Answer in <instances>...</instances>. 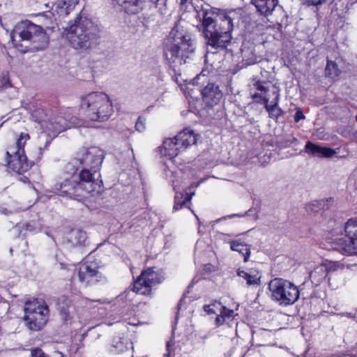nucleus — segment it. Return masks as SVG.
Returning a JSON list of instances; mask_svg holds the SVG:
<instances>
[{
	"label": "nucleus",
	"mask_w": 357,
	"mask_h": 357,
	"mask_svg": "<svg viewBox=\"0 0 357 357\" xmlns=\"http://www.w3.org/2000/svg\"><path fill=\"white\" fill-rule=\"evenodd\" d=\"M77 170L78 167H74L73 163L66 164L65 166L66 176L62 181L54 185L55 192L61 196L82 200L88 194L100 188L99 183L87 169H82L79 176H77L75 174Z\"/></svg>",
	"instance_id": "f03ea898"
},
{
	"label": "nucleus",
	"mask_w": 357,
	"mask_h": 357,
	"mask_svg": "<svg viewBox=\"0 0 357 357\" xmlns=\"http://www.w3.org/2000/svg\"><path fill=\"white\" fill-rule=\"evenodd\" d=\"M78 2L79 0H59L58 5L63 8L66 13H68L77 5Z\"/></svg>",
	"instance_id": "7c9ffc66"
},
{
	"label": "nucleus",
	"mask_w": 357,
	"mask_h": 357,
	"mask_svg": "<svg viewBox=\"0 0 357 357\" xmlns=\"http://www.w3.org/2000/svg\"><path fill=\"white\" fill-rule=\"evenodd\" d=\"M50 143V141H46L45 142V147L49 145V144Z\"/></svg>",
	"instance_id": "8fccbe9b"
},
{
	"label": "nucleus",
	"mask_w": 357,
	"mask_h": 357,
	"mask_svg": "<svg viewBox=\"0 0 357 357\" xmlns=\"http://www.w3.org/2000/svg\"><path fill=\"white\" fill-rule=\"evenodd\" d=\"M86 238V232L79 229H72L66 236L67 242L73 247L84 245Z\"/></svg>",
	"instance_id": "393cba45"
},
{
	"label": "nucleus",
	"mask_w": 357,
	"mask_h": 357,
	"mask_svg": "<svg viewBox=\"0 0 357 357\" xmlns=\"http://www.w3.org/2000/svg\"><path fill=\"white\" fill-rule=\"evenodd\" d=\"M2 125H3V123L0 124V128L2 126Z\"/></svg>",
	"instance_id": "603ef678"
},
{
	"label": "nucleus",
	"mask_w": 357,
	"mask_h": 357,
	"mask_svg": "<svg viewBox=\"0 0 357 357\" xmlns=\"http://www.w3.org/2000/svg\"><path fill=\"white\" fill-rule=\"evenodd\" d=\"M45 137H46V135H44L43 133H41V135L39 136V139H43Z\"/></svg>",
	"instance_id": "09e8293b"
},
{
	"label": "nucleus",
	"mask_w": 357,
	"mask_h": 357,
	"mask_svg": "<svg viewBox=\"0 0 357 357\" xmlns=\"http://www.w3.org/2000/svg\"><path fill=\"white\" fill-rule=\"evenodd\" d=\"M356 121H357V114H356Z\"/></svg>",
	"instance_id": "864d4df0"
},
{
	"label": "nucleus",
	"mask_w": 357,
	"mask_h": 357,
	"mask_svg": "<svg viewBox=\"0 0 357 357\" xmlns=\"http://www.w3.org/2000/svg\"><path fill=\"white\" fill-rule=\"evenodd\" d=\"M6 155L9 160L8 161V167L13 172L22 174L27 172L31 167L33 162H38L43 155V149L39 146L36 150L33 155V161L29 162L24 151L22 150L20 153L15 152L14 148H8Z\"/></svg>",
	"instance_id": "f8f14e48"
},
{
	"label": "nucleus",
	"mask_w": 357,
	"mask_h": 357,
	"mask_svg": "<svg viewBox=\"0 0 357 357\" xmlns=\"http://www.w3.org/2000/svg\"><path fill=\"white\" fill-rule=\"evenodd\" d=\"M323 204L324 201H314L306 205V211L309 213H317Z\"/></svg>",
	"instance_id": "473e14b6"
},
{
	"label": "nucleus",
	"mask_w": 357,
	"mask_h": 357,
	"mask_svg": "<svg viewBox=\"0 0 357 357\" xmlns=\"http://www.w3.org/2000/svg\"><path fill=\"white\" fill-rule=\"evenodd\" d=\"M57 309L60 312L65 321L68 320L71 317L73 312V306L71 301L66 296H61L58 298L56 302Z\"/></svg>",
	"instance_id": "b1692460"
},
{
	"label": "nucleus",
	"mask_w": 357,
	"mask_h": 357,
	"mask_svg": "<svg viewBox=\"0 0 357 357\" xmlns=\"http://www.w3.org/2000/svg\"><path fill=\"white\" fill-rule=\"evenodd\" d=\"M205 75L204 74V73L202 72L200 75H197L196 77V78L194 79L193 81V84H195V83L197 84H199V81L201 80L202 78H205Z\"/></svg>",
	"instance_id": "49530a36"
},
{
	"label": "nucleus",
	"mask_w": 357,
	"mask_h": 357,
	"mask_svg": "<svg viewBox=\"0 0 357 357\" xmlns=\"http://www.w3.org/2000/svg\"><path fill=\"white\" fill-rule=\"evenodd\" d=\"M166 176L170 177V181L172 183L174 190L175 191L174 205L173 207V211H178L181 209L187 202L190 201L192 196L195 193L192 192L190 195H188V192L183 193L178 191L181 187V182L179 179V176L177 172L174 173L172 171L167 170L166 171Z\"/></svg>",
	"instance_id": "2eb2a0df"
},
{
	"label": "nucleus",
	"mask_w": 357,
	"mask_h": 357,
	"mask_svg": "<svg viewBox=\"0 0 357 357\" xmlns=\"http://www.w3.org/2000/svg\"><path fill=\"white\" fill-rule=\"evenodd\" d=\"M305 149L310 154L319 158H332L337 153L331 148L321 146L311 142L306 143Z\"/></svg>",
	"instance_id": "a211bd4d"
},
{
	"label": "nucleus",
	"mask_w": 357,
	"mask_h": 357,
	"mask_svg": "<svg viewBox=\"0 0 357 357\" xmlns=\"http://www.w3.org/2000/svg\"><path fill=\"white\" fill-rule=\"evenodd\" d=\"M176 137L183 151L195 144L197 140L194 131L188 128L183 129Z\"/></svg>",
	"instance_id": "6ab92c4d"
},
{
	"label": "nucleus",
	"mask_w": 357,
	"mask_h": 357,
	"mask_svg": "<svg viewBox=\"0 0 357 357\" xmlns=\"http://www.w3.org/2000/svg\"><path fill=\"white\" fill-rule=\"evenodd\" d=\"M30 139V136L26 132H21L19 137L17 138L15 144L10 146L8 148H14L15 152L20 153V151L22 150L24 151V146L26 142Z\"/></svg>",
	"instance_id": "c756f323"
},
{
	"label": "nucleus",
	"mask_w": 357,
	"mask_h": 357,
	"mask_svg": "<svg viewBox=\"0 0 357 357\" xmlns=\"http://www.w3.org/2000/svg\"><path fill=\"white\" fill-rule=\"evenodd\" d=\"M162 147L165 151L164 154L170 158H175L179 153L183 151L176 137L165 139L163 142Z\"/></svg>",
	"instance_id": "412c9836"
},
{
	"label": "nucleus",
	"mask_w": 357,
	"mask_h": 357,
	"mask_svg": "<svg viewBox=\"0 0 357 357\" xmlns=\"http://www.w3.org/2000/svg\"><path fill=\"white\" fill-rule=\"evenodd\" d=\"M346 236L336 239L335 249L347 255H357V220H349L344 226Z\"/></svg>",
	"instance_id": "ddd939ff"
},
{
	"label": "nucleus",
	"mask_w": 357,
	"mask_h": 357,
	"mask_svg": "<svg viewBox=\"0 0 357 357\" xmlns=\"http://www.w3.org/2000/svg\"><path fill=\"white\" fill-rule=\"evenodd\" d=\"M271 298L280 306H289L299 298L300 291L293 282L283 278H274L268 284Z\"/></svg>",
	"instance_id": "1a4fd4ad"
},
{
	"label": "nucleus",
	"mask_w": 357,
	"mask_h": 357,
	"mask_svg": "<svg viewBox=\"0 0 357 357\" xmlns=\"http://www.w3.org/2000/svg\"><path fill=\"white\" fill-rule=\"evenodd\" d=\"M49 308L43 300L28 301L24 305V320L31 330L39 331L47 324Z\"/></svg>",
	"instance_id": "9b49d317"
},
{
	"label": "nucleus",
	"mask_w": 357,
	"mask_h": 357,
	"mask_svg": "<svg viewBox=\"0 0 357 357\" xmlns=\"http://www.w3.org/2000/svg\"><path fill=\"white\" fill-rule=\"evenodd\" d=\"M104 159V153L100 149L93 146L87 149H83L77 154V157L69 163H73L74 167L79 166L82 169H87L94 176V178L100 183L99 178L100 174L98 173Z\"/></svg>",
	"instance_id": "9d476101"
},
{
	"label": "nucleus",
	"mask_w": 357,
	"mask_h": 357,
	"mask_svg": "<svg viewBox=\"0 0 357 357\" xmlns=\"http://www.w3.org/2000/svg\"><path fill=\"white\" fill-rule=\"evenodd\" d=\"M217 314L218 316L215 319V324L218 326H219L223 324V323L225 321V319L221 314H220V313Z\"/></svg>",
	"instance_id": "a18cd8bd"
},
{
	"label": "nucleus",
	"mask_w": 357,
	"mask_h": 357,
	"mask_svg": "<svg viewBox=\"0 0 357 357\" xmlns=\"http://www.w3.org/2000/svg\"><path fill=\"white\" fill-rule=\"evenodd\" d=\"M220 305L219 302H214L211 304L204 305V311L207 314H218L220 311Z\"/></svg>",
	"instance_id": "72a5a7b5"
},
{
	"label": "nucleus",
	"mask_w": 357,
	"mask_h": 357,
	"mask_svg": "<svg viewBox=\"0 0 357 357\" xmlns=\"http://www.w3.org/2000/svg\"><path fill=\"white\" fill-rule=\"evenodd\" d=\"M25 229L29 231H38L40 230L39 224L36 222H29L26 224Z\"/></svg>",
	"instance_id": "4c0bfd02"
},
{
	"label": "nucleus",
	"mask_w": 357,
	"mask_h": 357,
	"mask_svg": "<svg viewBox=\"0 0 357 357\" xmlns=\"http://www.w3.org/2000/svg\"><path fill=\"white\" fill-rule=\"evenodd\" d=\"M155 3V7L162 15H165L169 12L168 0H151Z\"/></svg>",
	"instance_id": "2f4dec72"
},
{
	"label": "nucleus",
	"mask_w": 357,
	"mask_h": 357,
	"mask_svg": "<svg viewBox=\"0 0 357 357\" xmlns=\"http://www.w3.org/2000/svg\"><path fill=\"white\" fill-rule=\"evenodd\" d=\"M219 309L220 314H221L225 319L232 317L234 315V311L232 310L227 308L225 306L222 305L221 303Z\"/></svg>",
	"instance_id": "c9c22d12"
},
{
	"label": "nucleus",
	"mask_w": 357,
	"mask_h": 357,
	"mask_svg": "<svg viewBox=\"0 0 357 357\" xmlns=\"http://www.w3.org/2000/svg\"><path fill=\"white\" fill-rule=\"evenodd\" d=\"M31 357H47L41 349H37L31 352Z\"/></svg>",
	"instance_id": "a19ab883"
},
{
	"label": "nucleus",
	"mask_w": 357,
	"mask_h": 357,
	"mask_svg": "<svg viewBox=\"0 0 357 357\" xmlns=\"http://www.w3.org/2000/svg\"><path fill=\"white\" fill-rule=\"evenodd\" d=\"M251 212H252V211H251V210H249V211H247L244 215H241V214H232V215H228V216L225 217V219H226L227 218H234V217H236V216H238V217H242V216H244V215H252ZM252 216H253V218H254L255 220H257V215L256 213L253 214V215H252Z\"/></svg>",
	"instance_id": "ea45409f"
},
{
	"label": "nucleus",
	"mask_w": 357,
	"mask_h": 357,
	"mask_svg": "<svg viewBox=\"0 0 357 357\" xmlns=\"http://www.w3.org/2000/svg\"><path fill=\"white\" fill-rule=\"evenodd\" d=\"M135 129L139 132H144L146 129V120L142 117H139L136 123Z\"/></svg>",
	"instance_id": "e433bc0d"
},
{
	"label": "nucleus",
	"mask_w": 357,
	"mask_h": 357,
	"mask_svg": "<svg viewBox=\"0 0 357 357\" xmlns=\"http://www.w3.org/2000/svg\"><path fill=\"white\" fill-rule=\"evenodd\" d=\"M257 10L265 16L272 13L278 4V0H252Z\"/></svg>",
	"instance_id": "5701e85b"
},
{
	"label": "nucleus",
	"mask_w": 357,
	"mask_h": 357,
	"mask_svg": "<svg viewBox=\"0 0 357 357\" xmlns=\"http://www.w3.org/2000/svg\"><path fill=\"white\" fill-rule=\"evenodd\" d=\"M347 267V268L349 269H353L354 268H357V264H340L338 263L337 265V267L338 268H344V267ZM357 270V268H356Z\"/></svg>",
	"instance_id": "37998d69"
},
{
	"label": "nucleus",
	"mask_w": 357,
	"mask_h": 357,
	"mask_svg": "<svg viewBox=\"0 0 357 357\" xmlns=\"http://www.w3.org/2000/svg\"><path fill=\"white\" fill-rule=\"evenodd\" d=\"M203 101L209 107L217 105L222 97V91L219 87L213 83H208L202 89Z\"/></svg>",
	"instance_id": "f3484780"
},
{
	"label": "nucleus",
	"mask_w": 357,
	"mask_h": 357,
	"mask_svg": "<svg viewBox=\"0 0 357 357\" xmlns=\"http://www.w3.org/2000/svg\"><path fill=\"white\" fill-rule=\"evenodd\" d=\"M266 83L265 82H256L255 84H254V88L258 91L259 92H257V93L259 95V96H267L266 95V92L268 91V89L266 86Z\"/></svg>",
	"instance_id": "f704fd0d"
},
{
	"label": "nucleus",
	"mask_w": 357,
	"mask_h": 357,
	"mask_svg": "<svg viewBox=\"0 0 357 357\" xmlns=\"http://www.w3.org/2000/svg\"><path fill=\"white\" fill-rule=\"evenodd\" d=\"M229 243L232 251L238 252L243 257L244 262L248 261L251 255L250 245L243 242L241 239L231 240Z\"/></svg>",
	"instance_id": "aec40b11"
},
{
	"label": "nucleus",
	"mask_w": 357,
	"mask_h": 357,
	"mask_svg": "<svg viewBox=\"0 0 357 357\" xmlns=\"http://www.w3.org/2000/svg\"><path fill=\"white\" fill-rule=\"evenodd\" d=\"M17 211V210L15 209V208L8 209V208H3V207H0V213H2V214H4V215H9V214H11L13 213H15Z\"/></svg>",
	"instance_id": "79ce46f5"
},
{
	"label": "nucleus",
	"mask_w": 357,
	"mask_h": 357,
	"mask_svg": "<svg viewBox=\"0 0 357 357\" xmlns=\"http://www.w3.org/2000/svg\"><path fill=\"white\" fill-rule=\"evenodd\" d=\"M77 271L79 282L85 287L93 285L100 282H105L106 280L93 262L85 261L79 264Z\"/></svg>",
	"instance_id": "4468645a"
},
{
	"label": "nucleus",
	"mask_w": 357,
	"mask_h": 357,
	"mask_svg": "<svg viewBox=\"0 0 357 357\" xmlns=\"http://www.w3.org/2000/svg\"><path fill=\"white\" fill-rule=\"evenodd\" d=\"M26 179H27L26 177L21 178V180L23 181L24 182H25Z\"/></svg>",
	"instance_id": "3c124183"
},
{
	"label": "nucleus",
	"mask_w": 357,
	"mask_h": 357,
	"mask_svg": "<svg viewBox=\"0 0 357 357\" xmlns=\"http://www.w3.org/2000/svg\"><path fill=\"white\" fill-rule=\"evenodd\" d=\"M304 119H305V116L303 114V112L301 110H297L295 114V116H294V121L296 122H298L300 120Z\"/></svg>",
	"instance_id": "c03bdc74"
},
{
	"label": "nucleus",
	"mask_w": 357,
	"mask_h": 357,
	"mask_svg": "<svg viewBox=\"0 0 357 357\" xmlns=\"http://www.w3.org/2000/svg\"><path fill=\"white\" fill-rule=\"evenodd\" d=\"M190 0H181V5L184 6Z\"/></svg>",
	"instance_id": "de8ad7c7"
},
{
	"label": "nucleus",
	"mask_w": 357,
	"mask_h": 357,
	"mask_svg": "<svg viewBox=\"0 0 357 357\" xmlns=\"http://www.w3.org/2000/svg\"><path fill=\"white\" fill-rule=\"evenodd\" d=\"M173 344H174L172 340L168 341L167 342L166 347H167V352L164 354V357H172V350Z\"/></svg>",
	"instance_id": "58836bf2"
},
{
	"label": "nucleus",
	"mask_w": 357,
	"mask_h": 357,
	"mask_svg": "<svg viewBox=\"0 0 357 357\" xmlns=\"http://www.w3.org/2000/svg\"><path fill=\"white\" fill-rule=\"evenodd\" d=\"M325 72L327 77L333 79L339 77L341 73V70L338 68L337 63L329 60L327 61Z\"/></svg>",
	"instance_id": "c85d7f7f"
},
{
	"label": "nucleus",
	"mask_w": 357,
	"mask_h": 357,
	"mask_svg": "<svg viewBox=\"0 0 357 357\" xmlns=\"http://www.w3.org/2000/svg\"><path fill=\"white\" fill-rule=\"evenodd\" d=\"M165 279L162 270L155 268H148L144 270L140 275L135 280L133 289L125 291L119 296V299L131 302L135 293L150 296L156 286Z\"/></svg>",
	"instance_id": "6e6552de"
},
{
	"label": "nucleus",
	"mask_w": 357,
	"mask_h": 357,
	"mask_svg": "<svg viewBox=\"0 0 357 357\" xmlns=\"http://www.w3.org/2000/svg\"><path fill=\"white\" fill-rule=\"evenodd\" d=\"M129 14H136L142 9L144 0H113Z\"/></svg>",
	"instance_id": "a878e982"
},
{
	"label": "nucleus",
	"mask_w": 357,
	"mask_h": 357,
	"mask_svg": "<svg viewBox=\"0 0 357 357\" xmlns=\"http://www.w3.org/2000/svg\"><path fill=\"white\" fill-rule=\"evenodd\" d=\"M196 18L202 22L206 44L215 50L226 48L232 38L231 32L241 19V10H222L206 5L196 10Z\"/></svg>",
	"instance_id": "f257e3e1"
},
{
	"label": "nucleus",
	"mask_w": 357,
	"mask_h": 357,
	"mask_svg": "<svg viewBox=\"0 0 357 357\" xmlns=\"http://www.w3.org/2000/svg\"><path fill=\"white\" fill-rule=\"evenodd\" d=\"M328 275V268L325 264H319L314 267L313 271L310 273L311 282L315 284H320L326 278Z\"/></svg>",
	"instance_id": "bb28decb"
},
{
	"label": "nucleus",
	"mask_w": 357,
	"mask_h": 357,
	"mask_svg": "<svg viewBox=\"0 0 357 357\" xmlns=\"http://www.w3.org/2000/svg\"><path fill=\"white\" fill-rule=\"evenodd\" d=\"M165 55L173 68L188 62L195 55V47L190 35L176 25L171 31L165 47Z\"/></svg>",
	"instance_id": "7ed1b4c3"
},
{
	"label": "nucleus",
	"mask_w": 357,
	"mask_h": 357,
	"mask_svg": "<svg viewBox=\"0 0 357 357\" xmlns=\"http://www.w3.org/2000/svg\"><path fill=\"white\" fill-rule=\"evenodd\" d=\"M66 31L69 43L76 50H86L96 43L97 27L86 17L75 20Z\"/></svg>",
	"instance_id": "423d86ee"
},
{
	"label": "nucleus",
	"mask_w": 357,
	"mask_h": 357,
	"mask_svg": "<svg viewBox=\"0 0 357 357\" xmlns=\"http://www.w3.org/2000/svg\"><path fill=\"white\" fill-rule=\"evenodd\" d=\"M133 349L132 343L130 340L125 337H115L112 344V351L114 353H123L129 348Z\"/></svg>",
	"instance_id": "cd10ccee"
},
{
	"label": "nucleus",
	"mask_w": 357,
	"mask_h": 357,
	"mask_svg": "<svg viewBox=\"0 0 357 357\" xmlns=\"http://www.w3.org/2000/svg\"><path fill=\"white\" fill-rule=\"evenodd\" d=\"M11 40L17 48L31 45L32 49L42 50L45 49L49 43V38L44 29L30 21L19 23L11 34Z\"/></svg>",
	"instance_id": "20e7f679"
},
{
	"label": "nucleus",
	"mask_w": 357,
	"mask_h": 357,
	"mask_svg": "<svg viewBox=\"0 0 357 357\" xmlns=\"http://www.w3.org/2000/svg\"><path fill=\"white\" fill-rule=\"evenodd\" d=\"M272 93L275 98L271 102V104H268L269 97L268 96H259L257 93H253L252 97L256 102L265 105V108L268 112L270 118L278 120L283 113L282 110L278 105L280 93L279 91L275 89L272 91Z\"/></svg>",
	"instance_id": "dca6fc26"
},
{
	"label": "nucleus",
	"mask_w": 357,
	"mask_h": 357,
	"mask_svg": "<svg viewBox=\"0 0 357 357\" xmlns=\"http://www.w3.org/2000/svg\"><path fill=\"white\" fill-rule=\"evenodd\" d=\"M80 112L86 121L104 122L112 115L113 105L105 93L92 92L82 98Z\"/></svg>",
	"instance_id": "39448f33"
},
{
	"label": "nucleus",
	"mask_w": 357,
	"mask_h": 357,
	"mask_svg": "<svg viewBox=\"0 0 357 357\" xmlns=\"http://www.w3.org/2000/svg\"><path fill=\"white\" fill-rule=\"evenodd\" d=\"M237 275L246 281L248 286H259L261 284V274L255 269H250L248 271L238 269Z\"/></svg>",
	"instance_id": "4be33fe9"
},
{
	"label": "nucleus",
	"mask_w": 357,
	"mask_h": 357,
	"mask_svg": "<svg viewBox=\"0 0 357 357\" xmlns=\"http://www.w3.org/2000/svg\"><path fill=\"white\" fill-rule=\"evenodd\" d=\"M32 116L40 123L43 129L52 133L54 137L71 127L81 126L79 118L74 115V110L71 108L66 109L59 115L52 117H47L43 109H38L33 111Z\"/></svg>",
	"instance_id": "0eeeda50"
}]
</instances>
